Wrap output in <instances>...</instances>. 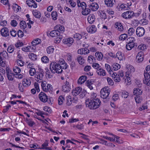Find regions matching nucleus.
Masks as SVG:
<instances>
[{"label": "nucleus", "instance_id": "nucleus-51", "mask_svg": "<svg viewBox=\"0 0 150 150\" xmlns=\"http://www.w3.org/2000/svg\"><path fill=\"white\" fill-rule=\"evenodd\" d=\"M127 37V34L124 33L121 34L119 37L120 40H125Z\"/></svg>", "mask_w": 150, "mask_h": 150}, {"label": "nucleus", "instance_id": "nucleus-64", "mask_svg": "<svg viewBox=\"0 0 150 150\" xmlns=\"http://www.w3.org/2000/svg\"><path fill=\"white\" fill-rule=\"evenodd\" d=\"M47 92L49 91V92H50V91H51L53 89L52 86L50 84H48L47 86Z\"/></svg>", "mask_w": 150, "mask_h": 150}, {"label": "nucleus", "instance_id": "nucleus-44", "mask_svg": "<svg viewBox=\"0 0 150 150\" xmlns=\"http://www.w3.org/2000/svg\"><path fill=\"white\" fill-rule=\"evenodd\" d=\"M64 100V97L62 96H59L58 99V104L59 105H61L62 104Z\"/></svg>", "mask_w": 150, "mask_h": 150}, {"label": "nucleus", "instance_id": "nucleus-32", "mask_svg": "<svg viewBox=\"0 0 150 150\" xmlns=\"http://www.w3.org/2000/svg\"><path fill=\"white\" fill-rule=\"evenodd\" d=\"M95 56L97 58V59L100 60H102L103 57V55L101 52H96L95 54Z\"/></svg>", "mask_w": 150, "mask_h": 150}, {"label": "nucleus", "instance_id": "nucleus-39", "mask_svg": "<svg viewBox=\"0 0 150 150\" xmlns=\"http://www.w3.org/2000/svg\"><path fill=\"white\" fill-rule=\"evenodd\" d=\"M33 14L35 17L37 18H40L41 16V14L39 12L35 10L33 12Z\"/></svg>", "mask_w": 150, "mask_h": 150}, {"label": "nucleus", "instance_id": "nucleus-16", "mask_svg": "<svg viewBox=\"0 0 150 150\" xmlns=\"http://www.w3.org/2000/svg\"><path fill=\"white\" fill-rule=\"evenodd\" d=\"M124 74L123 72L119 73L118 74H116V77H115L114 80L116 82H119L121 80L120 77L123 78V79H125V78L123 77Z\"/></svg>", "mask_w": 150, "mask_h": 150}, {"label": "nucleus", "instance_id": "nucleus-37", "mask_svg": "<svg viewBox=\"0 0 150 150\" xmlns=\"http://www.w3.org/2000/svg\"><path fill=\"white\" fill-rule=\"evenodd\" d=\"M149 73L146 72L145 71L144 72V81H148L149 80H150V74Z\"/></svg>", "mask_w": 150, "mask_h": 150}, {"label": "nucleus", "instance_id": "nucleus-28", "mask_svg": "<svg viewBox=\"0 0 150 150\" xmlns=\"http://www.w3.org/2000/svg\"><path fill=\"white\" fill-rule=\"evenodd\" d=\"M120 65L117 63L113 64L112 65V71L113 70L116 71L118 70V69H120Z\"/></svg>", "mask_w": 150, "mask_h": 150}, {"label": "nucleus", "instance_id": "nucleus-56", "mask_svg": "<svg viewBox=\"0 0 150 150\" xmlns=\"http://www.w3.org/2000/svg\"><path fill=\"white\" fill-rule=\"evenodd\" d=\"M138 48L139 50H144L145 49H146V47L144 44H142L138 46Z\"/></svg>", "mask_w": 150, "mask_h": 150}, {"label": "nucleus", "instance_id": "nucleus-57", "mask_svg": "<svg viewBox=\"0 0 150 150\" xmlns=\"http://www.w3.org/2000/svg\"><path fill=\"white\" fill-rule=\"evenodd\" d=\"M135 30L133 28H131L128 30V33L129 35H131L134 33Z\"/></svg>", "mask_w": 150, "mask_h": 150}, {"label": "nucleus", "instance_id": "nucleus-47", "mask_svg": "<svg viewBox=\"0 0 150 150\" xmlns=\"http://www.w3.org/2000/svg\"><path fill=\"white\" fill-rule=\"evenodd\" d=\"M105 67L108 71L110 74L111 72L112 71V67H111L110 66L107 64H105Z\"/></svg>", "mask_w": 150, "mask_h": 150}, {"label": "nucleus", "instance_id": "nucleus-62", "mask_svg": "<svg viewBox=\"0 0 150 150\" xmlns=\"http://www.w3.org/2000/svg\"><path fill=\"white\" fill-rule=\"evenodd\" d=\"M10 33L11 35L14 37L16 36L17 34L16 32L13 29L12 30L10 31Z\"/></svg>", "mask_w": 150, "mask_h": 150}, {"label": "nucleus", "instance_id": "nucleus-30", "mask_svg": "<svg viewBox=\"0 0 150 150\" xmlns=\"http://www.w3.org/2000/svg\"><path fill=\"white\" fill-rule=\"evenodd\" d=\"M104 2L105 4L108 7H112L114 4L111 0H104Z\"/></svg>", "mask_w": 150, "mask_h": 150}, {"label": "nucleus", "instance_id": "nucleus-11", "mask_svg": "<svg viewBox=\"0 0 150 150\" xmlns=\"http://www.w3.org/2000/svg\"><path fill=\"white\" fill-rule=\"evenodd\" d=\"M27 4L29 7L36 8L37 7V4L34 0H27L26 1Z\"/></svg>", "mask_w": 150, "mask_h": 150}, {"label": "nucleus", "instance_id": "nucleus-21", "mask_svg": "<svg viewBox=\"0 0 150 150\" xmlns=\"http://www.w3.org/2000/svg\"><path fill=\"white\" fill-rule=\"evenodd\" d=\"M133 93L134 95H141L142 93V90L139 88H135L133 90Z\"/></svg>", "mask_w": 150, "mask_h": 150}, {"label": "nucleus", "instance_id": "nucleus-13", "mask_svg": "<svg viewBox=\"0 0 150 150\" xmlns=\"http://www.w3.org/2000/svg\"><path fill=\"white\" fill-rule=\"evenodd\" d=\"M82 90V89L81 87H77L72 90L71 93L74 96H76L80 93Z\"/></svg>", "mask_w": 150, "mask_h": 150}, {"label": "nucleus", "instance_id": "nucleus-10", "mask_svg": "<svg viewBox=\"0 0 150 150\" xmlns=\"http://www.w3.org/2000/svg\"><path fill=\"white\" fill-rule=\"evenodd\" d=\"M65 85L62 86V91L64 92H69L70 89V86L69 84V82L66 81L64 83Z\"/></svg>", "mask_w": 150, "mask_h": 150}, {"label": "nucleus", "instance_id": "nucleus-50", "mask_svg": "<svg viewBox=\"0 0 150 150\" xmlns=\"http://www.w3.org/2000/svg\"><path fill=\"white\" fill-rule=\"evenodd\" d=\"M13 70V71L17 74L20 73L21 71V69L20 67L17 66H15L14 67Z\"/></svg>", "mask_w": 150, "mask_h": 150}, {"label": "nucleus", "instance_id": "nucleus-42", "mask_svg": "<svg viewBox=\"0 0 150 150\" xmlns=\"http://www.w3.org/2000/svg\"><path fill=\"white\" fill-rule=\"evenodd\" d=\"M57 13L56 11H53L51 13V16L54 20H56L57 17Z\"/></svg>", "mask_w": 150, "mask_h": 150}, {"label": "nucleus", "instance_id": "nucleus-9", "mask_svg": "<svg viewBox=\"0 0 150 150\" xmlns=\"http://www.w3.org/2000/svg\"><path fill=\"white\" fill-rule=\"evenodd\" d=\"M144 56L143 52L140 51L139 52L136 57V60L137 62H142L144 59Z\"/></svg>", "mask_w": 150, "mask_h": 150}, {"label": "nucleus", "instance_id": "nucleus-7", "mask_svg": "<svg viewBox=\"0 0 150 150\" xmlns=\"http://www.w3.org/2000/svg\"><path fill=\"white\" fill-rule=\"evenodd\" d=\"M39 98L41 101L44 103L46 102L48 100L47 96L43 92H41L39 93Z\"/></svg>", "mask_w": 150, "mask_h": 150}, {"label": "nucleus", "instance_id": "nucleus-24", "mask_svg": "<svg viewBox=\"0 0 150 150\" xmlns=\"http://www.w3.org/2000/svg\"><path fill=\"white\" fill-rule=\"evenodd\" d=\"M116 57L120 60H122L125 59L124 54H122V52L120 51L116 53Z\"/></svg>", "mask_w": 150, "mask_h": 150}, {"label": "nucleus", "instance_id": "nucleus-23", "mask_svg": "<svg viewBox=\"0 0 150 150\" xmlns=\"http://www.w3.org/2000/svg\"><path fill=\"white\" fill-rule=\"evenodd\" d=\"M96 72L97 74L100 76H104L106 75V72L104 69L101 68H100L96 70Z\"/></svg>", "mask_w": 150, "mask_h": 150}, {"label": "nucleus", "instance_id": "nucleus-43", "mask_svg": "<svg viewBox=\"0 0 150 150\" xmlns=\"http://www.w3.org/2000/svg\"><path fill=\"white\" fill-rule=\"evenodd\" d=\"M31 48V47L30 46H28L27 47H24L22 48V50L23 51H24L25 52H28L30 51V49ZM32 48L33 49H34V48L33 47Z\"/></svg>", "mask_w": 150, "mask_h": 150}, {"label": "nucleus", "instance_id": "nucleus-15", "mask_svg": "<svg viewBox=\"0 0 150 150\" xmlns=\"http://www.w3.org/2000/svg\"><path fill=\"white\" fill-rule=\"evenodd\" d=\"M86 29L87 31L91 33H93L97 31V28L94 25H92L89 27L87 28Z\"/></svg>", "mask_w": 150, "mask_h": 150}, {"label": "nucleus", "instance_id": "nucleus-45", "mask_svg": "<svg viewBox=\"0 0 150 150\" xmlns=\"http://www.w3.org/2000/svg\"><path fill=\"white\" fill-rule=\"evenodd\" d=\"M26 120L27 123L30 126H33L35 124L34 122L30 119L26 118Z\"/></svg>", "mask_w": 150, "mask_h": 150}, {"label": "nucleus", "instance_id": "nucleus-29", "mask_svg": "<svg viewBox=\"0 0 150 150\" xmlns=\"http://www.w3.org/2000/svg\"><path fill=\"white\" fill-rule=\"evenodd\" d=\"M29 58L32 60L35 61L37 59V55L32 53H29L28 55Z\"/></svg>", "mask_w": 150, "mask_h": 150}, {"label": "nucleus", "instance_id": "nucleus-33", "mask_svg": "<svg viewBox=\"0 0 150 150\" xmlns=\"http://www.w3.org/2000/svg\"><path fill=\"white\" fill-rule=\"evenodd\" d=\"M127 72L129 73H133L134 71V69L132 66L128 65L127 66Z\"/></svg>", "mask_w": 150, "mask_h": 150}, {"label": "nucleus", "instance_id": "nucleus-2", "mask_svg": "<svg viewBox=\"0 0 150 150\" xmlns=\"http://www.w3.org/2000/svg\"><path fill=\"white\" fill-rule=\"evenodd\" d=\"M60 65L55 62H52L50 64V69L53 73H61L62 69L60 68Z\"/></svg>", "mask_w": 150, "mask_h": 150}, {"label": "nucleus", "instance_id": "nucleus-41", "mask_svg": "<svg viewBox=\"0 0 150 150\" xmlns=\"http://www.w3.org/2000/svg\"><path fill=\"white\" fill-rule=\"evenodd\" d=\"M77 59V61L79 64H82L84 63V59L81 56H78Z\"/></svg>", "mask_w": 150, "mask_h": 150}, {"label": "nucleus", "instance_id": "nucleus-19", "mask_svg": "<svg viewBox=\"0 0 150 150\" xmlns=\"http://www.w3.org/2000/svg\"><path fill=\"white\" fill-rule=\"evenodd\" d=\"M87 20L88 22L90 24H92L94 22L95 20V17L93 14H90L88 17Z\"/></svg>", "mask_w": 150, "mask_h": 150}, {"label": "nucleus", "instance_id": "nucleus-54", "mask_svg": "<svg viewBox=\"0 0 150 150\" xmlns=\"http://www.w3.org/2000/svg\"><path fill=\"white\" fill-rule=\"evenodd\" d=\"M100 140L102 142H103L102 143V144H104L105 145L109 146H112V145L115 146V145L113 144H112L111 143H107V142L106 141L104 140L103 139H100Z\"/></svg>", "mask_w": 150, "mask_h": 150}, {"label": "nucleus", "instance_id": "nucleus-1", "mask_svg": "<svg viewBox=\"0 0 150 150\" xmlns=\"http://www.w3.org/2000/svg\"><path fill=\"white\" fill-rule=\"evenodd\" d=\"M101 103V101L98 98L87 99L85 102L86 106L91 110L96 109L99 108Z\"/></svg>", "mask_w": 150, "mask_h": 150}, {"label": "nucleus", "instance_id": "nucleus-8", "mask_svg": "<svg viewBox=\"0 0 150 150\" xmlns=\"http://www.w3.org/2000/svg\"><path fill=\"white\" fill-rule=\"evenodd\" d=\"M145 30L144 28L142 27H138L137 28L136 33L137 36L141 37L144 34Z\"/></svg>", "mask_w": 150, "mask_h": 150}, {"label": "nucleus", "instance_id": "nucleus-20", "mask_svg": "<svg viewBox=\"0 0 150 150\" xmlns=\"http://www.w3.org/2000/svg\"><path fill=\"white\" fill-rule=\"evenodd\" d=\"M87 79V77L85 76H81L78 79L77 83L79 84H82L84 83Z\"/></svg>", "mask_w": 150, "mask_h": 150}, {"label": "nucleus", "instance_id": "nucleus-18", "mask_svg": "<svg viewBox=\"0 0 150 150\" xmlns=\"http://www.w3.org/2000/svg\"><path fill=\"white\" fill-rule=\"evenodd\" d=\"M60 34V33L59 31L56 29L52 31L50 33V36L52 37L59 36Z\"/></svg>", "mask_w": 150, "mask_h": 150}, {"label": "nucleus", "instance_id": "nucleus-53", "mask_svg": "<svg viewBox=\"0 0 150 150\" xmlns=\"http://www.w3.org/2000/svg\"><path fill=\"white\" fill-rule=\"evenodd\" d=\"M129 96V93L128 92L124 91L122 92L121 96L122 97L124 98H127Z\"/></svg>", "mask_w": 150, "mask_h": 150}, {"label": "nucleus", "instance_id": "nucleus-22", "mask_svg": "<svg viewBox=\"0 0 150 150\" xmlns=\"http://www.w3.org/2000/svg\"><path fill=\"white\" fill-rule=\"evenodd\" d=\"M115 27L116 28H118V30L120 31H122L124 30L123 27L120 23H116L115 25Z\"/></svg>", "mask_w": 150, "mask_h": 150}, {"label": "nucleus", "instance_id": "nucleus-38", "mask_svg": "<svg viewBox=\"0 0 150 150\" xmlns=\"http://www.w3.org/2000/svg\"><path fill=\"white\" fill-rule=\"evenodd\" d=\"M83 11L82 12V14L84 15H87L90 13V12L91 9L89 8H84Z\"/></svg>", "mask_w": 150, "mask_h": 150}, {"label": "nucleus", "instance_id": "nucleus-46", "mask_svg": "<svg viewBox=\"0 0 150 150\" xmlns=\"http://www.w3.org/2000/svg\"><path fill=\"white\" fill-rule=\"evenodd\" d=\"M96 59L92 55L89 56L88 57V62L90 63L94 62V61Z\"/></svg>", "mask_w": 150, "mask_h": 150}, {"label": "nucleus", "instance_id": "nucleus-6", "mask_svg": "<svg viewBox=\"0 0 150 150\" xmlns=\"http://www.w3.org/2000/svg\"><path fill=\"white\" fill-rule=\"evenodd\" d=\"M88 6L93 11H95L98 10L99 6L97 3L91 2L88 4Z\"/></svg>", "mask_w": 150, "mask_h": 150}, {"label": "nucleus", "instance_id": "nucleus-34", "mask_svg": "<svg viewBox=\"0 0 150 150\" xmlns=\"http://www.w3.org/2000/svg\"><path fill=\"white\" fill-rule=\"evenodd\" d=\"M55 28L57 30H58L59 32L60 31L62 33L64 31V28L62 25H58L55 27Z\"/></svg>", "mask_w": 150, "mask_h": 150}, {"label": "nucleus", "instance_id": "nucleus-60", "mask_svg": "<svg viewBox=\"0 0 150 150\" xmlns=\"http://www.w3.org/2000/svg\"><path fill=\"white\" fill-rule=\"evenodd\" d=\"M34 86L35 89L38 92L40 91V89L39 88V85L37 83L35 82L34 84Z\"/></svg>", "mask_w": 150, "mask_h": 150}, {"label": "nucleus", "instance_id": "nucleus-58", "mask_svg": "<svg viewBox=\"0 0 150 150\" xmlns=\"http://www.w3.org/2000/svg\"><path fill=\"white\" fill-rule=\"evenodd\" d=\"M74 38L77 39V40H79L82 38V35L76 33L74 35Z\"/></svg>", "mask_w": 150, "mask_h": 150}, {"label": "nucleus", "instance_id": "nucleus-35", "mask_svg": "<svg viewBox=\"0 0 150 150\" xmlns=\"http://www.w3.org/2000/svg\"><path fill=\"white\" fill-rule=\"evenodd\" d=\"M36 72L35 69L33 68H30L29 71V74L31 76H34L35 75Z\"/></svg>", "mask_w": 150, "mask_h": 150}, {"label": "nucleus", "instance_id": "nucleus-49", "mask_svg": "<svg viewBox=\"0 0 150 150\" xmlns=\"http://www.w3.org/2000/svg\"><path fill=\"white\" fill-rule=\"evenodd\" d=\"M41 60L43 63H46L48 62L49 59L47 57L44 56L41 58Z\"/></svg>", "mask_w": 150, "mask_h": 150}, {"label": "nucleus", "instance_id": "nucleus-63", "mask_svg": "<svg viewBox=\"0 0 150 150\" xmlns=\"http://www.w3.org/2000/svg\"><path fill=\"white\" fill-rule=\"evenodd\" d=\"M127 40L129 41V42H128L130 43H135L134 42L135 40L134 38L132 37L129 38L127 39Z\"/></svg>", "mask_w": 150, "mask_h": 150}, {"label": "nucleus", "instance_id": "nucleus-26", "mask_svg": "<svg viewBox=\"0 0 150 150\" xmlns=\"http://www.w3.org/2000/svg\"><path fill=\"white\" fill-rule=\"evenodd\" d=\"M135 45V43L128 42L126 45V48L127 50H131Z\"/></svg>", "mask_w": 150, "mask_h": 150}, {"label": "nucleus", "instance_id": "nucleus-17", "mask_svg": "<svg viewBox=\"0 0 150 150\" xmlns=\"http://www.w3.org/2000/svg\"><path fill=\"white\" fill-rule=\"evenodd\" d=\"M86 48H82L78 50L77 52L79 54H86L90 52V50H88Z\"/></svg>", "mask_w": 150, "mask_h": 150}, {"label": "nucleus", "instance_id": "nucleus-40", "mask_svg": "<svg viewBox=\"0 0 150 150\" xmlns=\"http://www.w3.org/2000/svg\"><path fill=\"white\" fill-rule=\"evenodd\" d=\"M47 52L48 54L52 53L54 51V48L52 46L48 47L46 49Z\"/></svg>", "mask_w": 150, "mask_h": 150}, {"label": "nucleus", "instance_id": "nucleus-25", "mask_svg": "<svg viewBox=\"0 0 150 150\" xmlns=\"http://www.w3.org/2000/svg\"><path fill=\"white\" fill-rule=\"evenodd\" d=\"M6 75L8 79L10 81H12L13 80L14 74L13 73L11 72V71H6Z\"/></svg>", "mask_w": 150, "mask_h": 150}, {"label": "nucleus", "instance_id": "nucleus-4", "mask_svg": "<svg viewBox=\"0 0 150 150\" xmlns=\"http://www.w3.org/2000/svg\"><path fill=\"white\" fill-rule=\"evenodd\" d=\"M109 92L106 88H102L100 91V97L103 99H109L108 97Z\"/></svg>", "mask_w": 150, "mask_h": 150}, {"label": "nucleus", "instance_id": "nucleus-61", "mask_svg": "<svg viewBox=\"0 0 150 150\" xmlns=\"http://www.w3.org/2000/svg\"><path fill=\"white\" fill-rule=\"evenodd\" d=\"M73 127H76L78 129L81 130L83 129V126L82 124L80 125H74Z\"/></svg>", "mask_w": 150, "mask_h": 150}, {"label": "nucleus", "instance_id": "nucleus-27", "mask_svg": "<svg viewBox=\"0 0 150 150\" xmlns=\"http://www.w3.org/2000/svg\"><path fill=\"white\" fill-rule=\"evenodd\" d=\"M31 82L29 79H24L23 82V85L24 87H27L30 85Z\"/></svg>", "mask_w": 150, "mask_h": 150}, {"label": "nucleus", "instance_id": "nucleus-59", "mask_svg": "<svg viewBox=\"0 0 150 150\" xmlns=\"http://www.w3.org/2000/svg\"><path fill=\"white\" fill-rule=\"evenodd\" d=\"M16 62L18 65L20 66L21 67H22L24 65V62L21 59L17 60Z\"/></svg>", "mask_w": 150, "mask_h": 150}, {"label": "nucleus", "instance_id": "nucleus-52", "mask_svg": "<svg viewBox=\"0 0 150 150\" xmlns=\"http://www.w3.org/2000/svg\"><path fill=\"white\" fill-rule=\"evenodd\" d=\"M14 47L13 45H10L7 48V51L9 53H12L14 50Z\"/></svg>", "mask_w": 150, "mask_h": 150}, {"label": "nucleus", "instance_id": "nucleus-5", "mask_svg": "<svg viewBox=\"0 0 150 150\" xmlns=\"http://www.w3.org/2000/svg\"><path fill=\"white\" fill-rule=\"evenodd\" d=\"M134 13L133 11H128L123 13L122 14V16L125 19L132 18L134 16Z\"/></svg>", "mask_w": 150, "mask_h": 150}, {"label": "nucleus", "instance_id": "nucleus-31", "mask_svg": "<svg viewBox=\"0 0 150 150\" xmlns=\"http://www.w3.org/2000/svg\"><path fill=\"white\" fill-rule=\"evenodd\" d=\"M140 95H136L134 97V99L136 103H141L142 100V98Z\"/></svg>", "mask_w": 150, "mask_h": 150}, {"label": "nucleus", "instance_id": "nucleus-12", "mask_svg": "<svg viewBox=\"0 0 150 150\" xmlns=\"http://www.w3.org/2000/svg\"><path fill=\"white\" fill-rule=\"evenodd\" d=\"M63 43L65 44H68L69 46H71L74 42V40L72 38H67L63 40Z\"/></svg>", "mask_w": 150, "mask_h": 150}, {"label": "nucleus", "instance_id": "nucleus-3", "mask_svg": "<svg viewBox=\"0 0 150 150\" xmlns=\"http://www.w3.org/2000/svg\"><path fill=\"white\" fill-rule=\"evenodd\" d=\"M39 71H37L35 74V78L37 82H40L39 81H42L44 76V72L43 70L40 68H39L38 69Z\"/></svg>", "mask_w": 150, "mask_h": 150}, {"label": "nucleus", "instance_id": "nucleus-36", "mask_svg": "<svg viewBox=\"0 0 150 150\" xmlns=\"http://www.w3.org/2000/svg\"><path fill=\"white\" fill-rule=\"evenodd\" d=\"M40 42L41 40L40 39L37 38L32 42L31 44L32 46H34L36 45L40 44Z\"/></svg>", "mask_w": 150, "mask_h": 150}, {"label": "nucleus", "instance_id": "nucleus-55", "mask_svg": "<svg viewBox=\"0 0 150 150\" xmlns=\"http://www.w3.org/2000/svg\"><path fill=\"white\" fill-rule=\"evenodd\" d=\"M20 24L21 25V27L22 28H23V29H24L26 28L27 26L26 22L24 21H21L20 22Z\"/></svg>", "mask_w": 150, "mask_h": 150}, {"label": "nucleus", "instance_id": "nucleus-14", "mask_svg": "<svg viewBox=\"0 0 150 150\" xmlns=\"http://www.w3.org/2000/svg\"><path fill=\"white\" fill-rule=\"evenodd\" d=\"M1 34L4 37H6L9 35V33L8 29L6 27L4 28L1 30Z\"/></svg>", "mask_w": 150, "mask_h": 150}, {"label": "nucleus", "instance_id": "nucleus-48", "mask_svg": "<svg viewBox=\"0 0 150 150\" xmlns=\"http://www.w3.org/2000/svg\"><path fill=\"white\" fill-rule=\"evenodd\" d=\"M41 86L42 90L45 92H47V87L46 83H44V82H42L41 84Z\"/></svg>", "mask_w": 150, "mask_h": 150}]
</instances>
